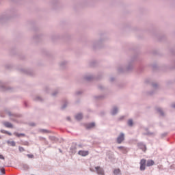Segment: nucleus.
Wrapping results in <instances>:
<instances>
[{"instance_id": "1", "label": "nucleus", "mask_w": 175, "mask_h": 175, "mask_svg": "<svg viewBox=\"0 0 175 175\" xmlns=\"http://www.w3.org/2000/svg\"><path fill=\"white\" fill-rule=\"evenodd\" d=\"M155 165V162L152 160L141 159V171L145 170V167H150Z\"/></svg>"}, {"instance_id": "2", "label": "nucleus", "mask_w": 175, "mask_h": 175, "mask_svg": "<svg viewBox=\"0 0 175 175\" xmlns=\"http://www.w3.org/2000/svg\"><path fill=\"white\" fill-rule=\"evenodd\" d=\"M0 133L8 135V136L15 135V137H18L25 136V134H23V133H10V132L5 131V130L0 131Z\"/></svg>"}, {"instance_id": "3", "label": "nucleus", "mask_w": 175, "mask_h": 175, "mask_svg": "<svg viewBox=\"0 0 175 175\" xmlns=\"http://www.w3.org/2000/svg\"><path fill=\"white\" fill-rule=\"evenodd\" d=\"M88 150H81L78 151V155H81V157H86L88 156Z\"/></svg>"}, {"instance_id": "4", "label": "nucleus", "mask_w": 175, "mask_h": 175, "mask_svg": "<svg viewBox=\"0 0 175 175\" xmlns=\"http://www.w3.org/2000/svg\"><path fill=\"white\" fill-rule=\"evenodd\" d=\"M122 140H124V135H122V133H120V135L118 136V144L122 143Z\"/></svg>"}, {"instance_id": "5", "label": "nucleus", "mask_w": 175, "mask_h": 175, "mask_svg": "<svg viewBox=\"0 0 175 175\" xmlns=\"http://www.w3.org/2000/svg\"><path fill=\"white\" fill-rule=\"evenodd\" d=\"M96 172L98 173V175H103V168H100V167H96Z\"/></svg>"}, {"instance_id": "6", "label": "nucleus", "mask_w": 175, "mask_h": 175, "mask_svg": "<svg viewBox=\"0 0 175 175\" xmlns=\"http://www.w3.org/2000/svg\"><path fill=\"white\" fill-rule=\"evenodd\" d=\"M3 126H5V128L12 129V124H10V122H8L3 123Z\"/></svg>"}, {"instance_id": "7", "label": "nucleus", "mask_w": 175, "mask_h": 175, "mask_svg": "<svg viewBox=\"0 0 175 175\" xmlns=\"http://www.w3.org/2000/svg\"><path fill=\"white\" fill-rule=\"evenodd\" d=\"M93 127H95L94 123L88 124L87 126H85V128H87L88 129H92Z\"/></svg>"}, {"instance_id": "8", "label": "nucleus", "mask_w": 175, "mask_h": 175, "mask_svg": "<svg viewBox=\"0 0 175 175\" xmlns=\"http://www.w3.org/2000/svg\"><path fill=\"white\" fill-rule=\"evenodd\" d=\"M81 119H82V115L81 114L75 115V120H80Z\"/></svg>"}, {"instance_id": "9", "label": "nucleus", "mask_w": 175, "mask_h": 175, "mask_svg": "<svg viewBox=\"0 0 175 175\" xmlns=\"http://www.w3.org/2000/svg\"><path fill=\"white\" fill-rule=\"evenodd\" d=\"M113 174H116V175L120 174V170L116 169L113 170Z\"/></svg>"}, {"instance_id": "10", "label": "nucleus", "mask_w": 175, "mask_h": 175, "mask_svg": "<svg viewBox=\"0 0 175 175\" xmlns=\"http://www.w3.org/2000/svg\"><path fill=\"white\" fill-rule=\"evenodd\" d=\"M8 145L14 147V142L8 141Z\"/></svg>"}, {"instance_id": "11", "label": "nucleus", "mask_w": 175, "mask_h": 175, "mask_svg": "<svg viewBox=\"0 0 175 175\" xmlns=\"http://www.w3.org/2000/svg\"><path fill=\"white\" fill-rule=\"evenodd\" d=\"M118 113V109L113 108V115H115V113Z\"/></svg>"}, {"instance_id": "12", "label": "nucleus", "mask_w": 175, "mask_h": 175, "mask_svg": "<svg viewBox=\"0 0 175 175\" xmlns=\"http://www.w3.org/2000/svg\"><path fill=\"white\" fill-rule=\"evenodd\" d=\"M128 126H133V120H128Z\"/></svg>"}, {"instance_id": "13", "label": "nucleus", "mask_w": 175, "mask_h": 175, "mask_svg": "<svg viewBox=\"0 0 175 175\" xmlns=\"http://www.w3.org/2000/svg\"><path fill=\"white\" fill-rule=\"evenodd\" d=\"M18 151H21V152H23V151H25V149H23V147L18 148Z\"/></svg>"}, {"instance_id": "14", "label": "nucleus", "mask_w": 175, "mask_h": 175, "mask_svg": "<svg viewBox=\"0 0 175 175\" xmlns=\"http://www.w3.org/2000/svg\"><path fill=\"white\" fill-rule=\"evenodd\" d=\"M0 173H3V174H5V169H0Z\"/></svg>"}, {"instance_id": "15", "label": "nucleus", "mask_w": 175, "mask_h": 175, "mask_svg": "<svg viewBox=\"0 0 175 175\" xmlns=\"http://www.w3.org/2000/svg\"><path fill=\"white\" fill-rule=\"evenodd\" d=\"M27 157H28V159H32L33 157L32 154H27Z\"/></svg>"}, {"instance_id": "16", "label": "nucleus", "mask_w": 175, "mask_h": 175, "mask_svg": "<svg viewBox=\"0 0 175 175\" xmlns=\"http://www.w3.org/2000/svg\"><path fill=\"white\" fill-rule=\"evenodd\" d=\"M141 149L143 150V151H145V146L141 145Z\"/></svg>"}, {"instance_id": "17", "label": "nucleus", "mask_w": 175, "mask_h": 175, "mask_svg": "<svg viewBox=\"0 0 175 175\" xmlns=\"http://www.w3.org/2000/svg\"><path fill=\"white\" fill-rule=\"evenodd\" d=\"M0 159L4 160V159H5V157H2V154H0Z\"/></svg>"}, {"instance_id": "18", "label": "nucleus", "mask_w": 175, "mask_h": 175, "mask_svg": "<svg viewBox=\"0 0 175 175\" xmlns=\"http://www.w3.org/2000/svg\"><path fill=\"white\" fill-rule=\"evenodd\" d=\"M118 149H122V147H118Z\"/></svg>"}, {"instance_id": "19", "label": "nucleus", "mask_w": 175, "mask_h": 175, "mask_svg": "<svg viewBox=\"0 0 175 175\" xmlns=\"http://www.w3.org/2000/svg\"><path fill=\"white\" fill-rule=\"evenodd\" d=\"M173 107H174V108H175V105H173Z\"/></svg>"}]
</instances>
